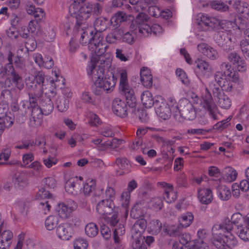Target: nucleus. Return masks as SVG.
<instances>
[{
  "label": "nucleus",
  "mask_w": 249,
  "mask_h": 249,
  "mask_svg": "<svg viewBox=\"0 0 249 249\" xmlns=\"http://www.w3.org/2000/svg\"><path fill=\"white\" fill-rule=\"evenodd\" d=\"M110 65L109 59L102 55L95 57L88 64L87 72L93 82L92 91L94 94L101 95L104 92L109 93L114 88L116 80L112 72L105 74V68Z\"/></svg>",
  "instance_id": "1"
},
{
  "label": "nucleus",
  "mask_w": 249,
  "mask_h": 249,
  "mask_svg": "<svg viewBox=\"0 0 249 249\" xmlns=\"http://www.w3.org/2000/svg\"><path fill=\"white\" fill-rule=\"evenodd\" d=\"M242 220L241 215L233 214L231 217L232 221L225 220L222 223L213 226L212 243L217 249H230L237 245V240L230 231L233 229L234 225L238 227Z\"/></svg>",
  "instance_id": "2"
},
{
  "label": "nucleus",
  "mask_w": 249,
  "mask_h": 249,
  "mask_svg": "<svg viewBox=\"0 0 249 249\" xmlns=\"http://www.w3.org/2000/svg\"><path fill=\"white\" fill-rule=\"evenodd\" d=\"M119 75V90L122 95L125 96L130 107L135 108L137 102L133 89L129 85L127 73L125 70L118 71Z\"/></svg>",
  "instance_id": "3"
},
{
  "label": "nucleus",
  "mask_w": 249,
  "mask_h": 249,
  "mask_svg": "<svg viewBox=\"0 0 249 249\" xmlns=\"http://www.w3.org/2000/svg\"><path fill=\"white\" fill-rule=\"evenodd\" d=\"M102 11V7L98 2L91 3L86 2L81 6L77 10L76 16V24L81 26L83 24V20H86L92 15L97 16L101 14Z\"/></svg>",
  "instance_id": "4"
},
{
  "label": "nucleus",
  "mask_w": 249,
  "mask_h": 249,
  "mask_svg": "<svg viewBox=\"0 0 249 249\" xmlns=\"http://www.w3.org/2000/svg\"><path fill=\"white\" fill-rule=\"evenodd\" d=\"M45 76L41 72L36 73L35 77L29 76L26 78L25 83L29 90V96L40 97L43 92Z\"/></svg>",
  "instance_id": "5"
},
{
  "label": "nucleus",
  "mask_w": 249,
  "mask_h": 249,
  "mask_svg": "<svg viewBox=\"0 0 249 249\" xmlns=\"http://www.w3.org/2000/svg\"><path fill=\"white\" fill-rule=\"evenodd\" d=\"M183 118L193 120L196 116V110L192 103L186 98H182L179 101L178 106H176Z\"/></svg>",
  "instance_id": "6"
},
{
  "label": "nucleus",
  "mask_w": 249,
  "mask_h": 249,
  "mask_svg": "<svg viewBox=\"0 0 249 249\" xmlns=\"http://www.w3.org/2000/svg\"><path fill=\"white\" fill-rule=\"evenodd\" d=\"M107 46L103 43V37L100 33H94L89 42V48L92 57L100 56L106 51Z\"/></svg>",
  "instance_id": "7"
},
{
  "label": "nucleus",
  "mask_w": 249,
  "mask_h": 249,
  "mask_svg": "<svg viewBox=\"0 0 249 249\" xmlns=\"http://www.w3.org/2000/svg\"><path fill=\"white\" fill-rule=\"evenodd\" d=\"M205 91V95L203 98L201 104L202 107L212 119L218 120V108L213 102L211 94L207 88L206 89Z\"/></svg>",
  "instance_id": "8"
},
{
  "label": "nucleus",
  "mask_w": 249,
  "mask_h": 249,
  "mask_svg": "<svg viewBox=\"0 0 249 249\" xmlns=\"http://www.w3.org/2000/svg\"><path fill=\"white\" fill-rule=\"evenodd\" d=\"M26 10L29 15H33L36 21L32 20L28 24V32L34 33L36 29L37 21L41 20L45 16V13L42 9L36 8L33 4H27Z\"/></svg>",
  "instance_id": "9"
},
{
  "label": "nucleus",
  "mask_w": 249,
  "mask_h": 249,
  "mask_svg": "<svg viewBox=\"0 0 249 249\" xmlns=\"http://www.w3.org/2000/svg\"><path fill=\"white\" fill-rule=\"evenodd\" d=\"M154 107L157 114L163 120L169 118L172 109L170 107V104H167L161 96L156 97Z\"/></svg>",
  "instance_id": "10"
},
{
  "label": "nucleus",
  "mask_w": 249,
  "mask_h": 249,
  "mask_svg": "<svg viewBox=\"0 0 249 249\" xmlns=\"http://www.w3.org/2000/svg\"><path fill=\"white\" fill-rule=\"evenodd\" d=\"M129 108L127 101L126 102L119 98H115L112 102V109L113 112L121 118H125L128 115Z\"/></svg>",
  "instance_id": "11"
},
{
  "label": "nucleus",
  "mask_w": 249,
  "mask_h": 249,
  "mask_svg": "<svg viewBox=\"0 0 249 249\" xmlns=\"http://www.w3.org/2000/svg\"><path fill=\"white\" fill-rule=\"evenodd\" d=\"M213 96L216 101L218 106L222 108L228 109L231 105L230 98L218 87H214L213 89Z\"/></svg>",
  "instance_id": "12"
},
{
  "label": "nucleus",
  "mask_w": 249,
  "mask_h": 249,
  "mask_svg": "<svg viewBox=\"0 0 249 249\" xmlns=\"http://www.w3.org/2000/svg\"><path fill=\"white\" fill-rule=\"evenodd\" d=\"M228 59L236 67L239 71L244 72L247 70V66L245 61L237 53H230Z\"/></svg>",
  "instance_id": "13"
},
{
  "label": "nucleus",
  "mask_w": 249,
  "mask_h": 249,
  "mask_svg": "<svg viewBox=\"0 0 249 249\" xmlns=\"http://www.w3.org/2000/svg\"><path fill=\"white\" fill-rule=\"evenodd\" d=\"M113 208V201L110 199H105L97 203L96 211L101 215L110 214L112 213Z\"/></svg>",
  "instance_id": "14"
},
{
  "label": "nucleus",
  "mask_w": 249,
  "mask_h": 249,
  "mask_svg": "<svg viewBox=\"0 0 249 249\" xmlns=\"http://www.w3.org/2000/svg\"><path fill=\"white\" fill-rule=\"evenodd\" d=\"M158 184L164 188V192L163 195L164 200L168 203L175 201L177 197V194L173 190V185L165 182H158Z\"/></svg>",
  "instance_id": "15"
},
{
  "label": "nucleus",
  "mask_w": 249,
  "mask_h": 249,
  "mask_svg": "<svg viewBox=\"0 0 249 249\" xmlns=\"http://www.w3.org/2000/svg\"><path fill=\"white\" fill-rule=\"evenodd\" d=\"M217 24L220 26L221 29L227 32H231L232 30L238 29L243 31L244 29V23L238 25L236 23V20L235 19L233 21L223 19H218Z\"/></svg>",
  "instance_id": "16"
},
{
  "label": "nucleus",
  "mask_w": 249,
  "mask_h": 249,
  "mask_svg": "<svg viewBox=\"0 0 249 249\" xmlns=\"http://www.w3.org/2000/svg\"><path fill=\"white\" fill-rule=\"evenodd\" d=\"M197 197L202 204L206 205L211 203L213 199L211 190L204 187H199L198 189Z\"/></svg>",
  "instance_id": "17"
},
{
  "label": "nucleus",
  "mask_w": 249,
  "mask_h": 249,
  "mask_svg": "<svg viewBox=\"0 0 249 249\" xmlns=\"http://www.w3.org/2000/svg\"><path fill=\"white\" fill-rule=\"evenodd\" d=\"M115 163L120 171H117L119 176L128 174L131 171V164L128 160L124 157H119L116 159Z\"/></svg>",
  "instance_id": "18"
},
{
  "label": "nucleus",
  "mask_w": 249,
  "mask_h": 249,
  "mask_svg": "<svg viewBox=\"0 0 249 249\" xmlns=\"http://www.w3.org/2000/svg\"><path fill=\"white\" fill-rule=\"evenodd\" d=\"M14 184L19 189H22L28 184L27 171H21L16 173L12 178Z\"/></svg>",
  "instance_id": "19"
},
{
  "label": "nucleus",
  "mask_w": 249,
  "mask_h": 249,
  "mask_svg": "<svg viewBox=\"0 0 249 249\" xmlns=\"http://www.w3.org/2000/svg\"><path fill=\"white\" fill-rule=\"evenodd\" d=\"M13 236V233L11 231L6 230L1 232V228H0V249H7L11 245V240Z\"/></svg>",
  "instance_id": "20"
},
{
  "label": "nucleus",
  "mask_w": 249,
  "mask_h": 249,
  "mask_svg": "<svg viewBox=\"0 0 249 249\" xmlns=\"http://www.w3.org/2000/svg\"><path fill=\"white\" fill-rule=\"evenodd\" d=\"M141 80L142 84L146 88L152 87L153 84L152 75L150 70L143 67L140 72Z\"/></svg>",
  "instance_id": "21"
},
{
  "label": "nucleus",
  "mask_w": 249,
  "mask_h": 249,
  "mask_svg": "<svg viewBox=\"0 0 249 249\" xmlns=\"http://www.w3.org/2000/svg\"><path fill=\"white\" fill-rule=\"evenodd\" d=\"M74 209V207L72 206H70L69 204L67 205L64 203H60L57 205L55 210L60 217L66 219L70 216Z\"/></svg>",
  "instance_id": "22"
},
{
  "label": "nucleus",
  "mask_w": 249,
  "mask_h": 249,
  "mask_svg": "<svg viewBox=\"0 0 249 249\" xmlns=\"http://www.w3.org/2000/svg\"><path fill=\"white\" fill-rule=\"evenodd\" d=\"M196 68L195 70L197 75L204 76L211 71V66L209 63L202 59H197L196 61Z\"/></svg>",
  "instance_id": "23"
},
{
  "label": "nucleus",
  "mask_w": 249,
  "mask_h": 249,
  "mask_svg": "<svg viewBox=\"0 0 249 249\" xmlns=\"http://www.w3.org/2000/svg\"><path fill=\"white\" fill-rule=\"evenodd\" d=\"M56 234L58 237L63 240H68L71 237L70 227L66 224H61L56 228Z\"/></svg>",
  "instance_id": "24"
},
{
  "label": "nucleus",
  "mask_w": 249,
  "mask_h": 249,
  "mask_svg": "<svg viewBox=\"0 0 249 249\" xmlns=\"http://www.w3.org/2000/svg\"><path fill=\"white\" fill-rule=\"evenodd\" d=\"M141 101L143 106L146 108L155 107L156 99L154 100L152 93L148 90L142 92L141 95Z\"/></svg>",
  "instance_id": "25"
},
{
  "label": "nucleus",
  "mask_w": 249,
  "mask_h": 249,
  "mask_svg": "<svg viewBox=\"0 0 249 249\" xmlns=\"http://www.w3.org/2000/svg\"><path fill=\"white\" fill-rule=\"evenodd\" d=\"M77 28L78 29V34H80V42L82 45H85L88 43V44L89 45V42H90L91 38L89 37V36L88 35L89 34H90L91 36H92L93 34V31L92 30L91 28H87L84 30L83 28H81V30H80V27L77 25Z\"/></svg>",
  "instance_id": "26"
},
{
  "label": "nucleus",
  "mask_w": 249,
  "mask_h": 249,
  "mask_svg": "<svg viewBox=\"0 0 249 249\" xmlns=\"http://www.w3.org/2000/svg\"><path fill=\"white\" fill-rule=\"evenodd\" d=\"M194 218V215L191 212L182 214L178 218L179 226L184 228L189 227L193 222Z\"/></svg>",
  "instance_id": "27"
},
{
  "label": "nucleus",
  "mask_w": 249,
  "mask_h": 249,
  "mask_svg": "<svg viewBox=\"0 0 249 249\" xmlns=\"http://www.w3.org/2000/svg\"><path fill=\"white\" fill-rule=\"evenodd\" d=\"M218 19L214 17H210L206 14H202L200 17L199 24L206 27H213L216 24Z\"/></svg>",
  "instance_id": "28"
},
{
  "label": "nucleus",
  "mask_w": 249,
  "mask_h": 249,
  "mask_svg": "<svg viewBox=\"0 0 249 249\" xmlns=\"http://www.w3.org/2000/svg\"><path fill=\"white\" fill-rule=\"evenodd\" d=\"M13 55L11 52H10L8 56V63L6 64L4 68H3L2 66H0L1 70L0 71V74L3 73V75H12L14 73L16 72L12 65V58Z\"/></svg>",
  "instance_id": "29"
},
{
  "label": "nucleus",
  "mask_w": 249,
  "mask_h": 249,
  "mask_svg": "<svg viewBox=\"0 0 249 249\" xmlns=\"http://www.w3.org/2000/svg\"><path fill=\"white\" fill-rule=\"evenodd\" d=\"M107 19L103 17L97 18L94 23L95 33H100L101 36V33L106 30L107 27Z\"/></svg>",
  "instance_id": "30"
},
{
  "label": "nucleus",
  "mask_w": 249,
  "mask_h": 249,
  "mask_svg": "<svg viewBox=\"0 0 249 249\" xmlns=\"http://www.w3.org/2000/svg\"><path fill=\"white\" fill-rule=\"evenodd\" d=\"M78 178L77 177L71 178L69 179L65 184V188L67 192L70 194H75L77 192V190L79 189V187H77Z\"/></svg>",
  "instance_id": "31"
},
{
  "label": "nucleus",
  "mask_w": 249,
  "mask_h": 249,
  "mask_svg": "<svg viewBox=\"0 0 249 249\" xmlns=\"http://www.w3.org/2000/svg\"><path fill=\"white\" fill-rule=\"evenodd\" d=\"M163 232L170 236H179L181 233L180 226L175 225H163Z\"/></svg>",
  "instance_id": "32"
},
{
  "label": "nucleus",
  "mask_w": 249,
  "mask_h": 249,
  "mask_svg": "<svg viewBox=\"0 0 249 249\" xmlns=\"http://www.w3.org/2000/svg\"><path fill=\"white\" fill-rule=\"evenodd\" d=\"M56 105L60 112H65L69 107V99L64 96L58 97L56 101Z\"/></svg>",
  "instance_id": "33"
},
{
  "label": "nucleus",
  "mask_w": 249,
  "mask_h": 249,
  "mask_svg": "<svg viewBox=\"0 0 249 249\" xmlns=\"http://www.w3.org/2000/svg\"><path fill=\"white\" fill-rule=\"evenodd\" d=\"M41 108L43 115H49L53 109V106L51 100L49 98L43 100L41 103Z\"/></svg>",
  "instance_id": "34"
},
{
  "label": "nucleus",
  "mask_w": 249,
  "mask_h": 249,
  "mask_svg": "<svg viewBox=\"0 0 249 249\" xmlns=\"http://www.w3.org/2000/svg\"><path fill=\"white\" fill-rule=\"evenodd\" d=\"M121 36L122 31L119 29H116L108 34L106 37V39L108 43H116L118 40L121 38Z\"/></svg>",
  "instance_id": "35"
},
{
  "label": "nucleus",
  "mask_w": 249,
  "mask_h": 249,
  "mask_svg": "<svg viewBox=\"0 0 249 249\" xmlns=\"http://www.w3.org/2000/svg\"><path fill=\"white\" fill-rule=\"evenodd\" d=\"M95 180L88 178L83 184V193L86 196H89L95 189Z\"/></svg>",
  "instance_id": "36"
},
{
  "label": "nucleus",
  "mask_w": 249,
  "mask_h": 249,
  "mask_svg": "<svg viewBox=\"0 0 249 249\" xmlns=\"http://www.w3.org/2000/svg\"><path fill=\"white\" fill-rule=\"evenodd\" d=\"M59 218L57 216L51 215L47 217L45 221L46 228L49 231L53 230L58 224Z\"/></svg>",
  "instance_id": "37"
},
{
  "label": "nucleus",
  "mask_w": 249,
  "mask_h": 249,
  "mask_svg": "<svg viewBox=\"0 0 249 249\" xmlns=\"http://www.w3.org/2000/svg\"><path fill=\"white\" fill-rule=\"evenodd\" d=\"M127 18V16L125 12L124 11H119L112 17L110 21L112 24L117 26L120 23L125 21Z\"/></svg>",
  "instance_id": "38"
},
{
  "label": "nucleus",
  "mask_w": 249,
  "mask_h": 249,
  "mask_svg": "<svg viewBox=\"0 0 249 249\" xmlns=\"http://www.w3.org/2000/svg\"><path fill=\"white\" fill-rule=\"evenodd\" d=\"M220 71L223 74L230 78H233L234 73L232 72L233 69L231 68V65L227 62H222L219 66Z\"/></svg>",
  "instance_id": "39"
},
{
  "label": "nucleus",
  "mask_w": 249,
  "mask_h": 249,
  "mask_svg": "<svg viewBox=\"0 0 249 249\" xmlns=\"http://www.w3.org/2000/svg\"><path fill=\"white\" fill-rule=\"evenodd\" d=\"M86 234L90 237H94L98 233V228L94 223L88 224L85 228Z\"/></svg>",
  "instance_id": "40"
},
{
  "label": "nucleus",
  "mask_w": 249,
  "mask_h": 249,
  "mask_svg": "<svg viewBox=\"0 0 249 249\" xmlns=\"http://www.w3.org/2000/svg\"><path fill=\"white\" fill-rule=\"evenodd\" d=\"M218 195L222 200H228L231 197L230 188L225 186H220L218 189Z\"/></svg>",
  "instance_id": "41"
},
{
  "label": "nucleus",
  "mask_w": 249,
  "mask_h": 249,
  "mask_svg": "<svg viewBox=\"0 0 249 249\" xmlns=\"http://www.w3.org/2000/svg\"><path fill=\"white\" fill-rule=\"evenodd\" d=\"M162 228V223L158 219H153L149 225L150 232L153 234H158L161 231Z\"/></svg>",
  "instance_id": "42"
},
{
  "label": "nucleus",
  "mask_w": 249,
  "mask_h": 249,
  "mask_svg": "<svg viewBox=\"0 0 249 249\" xmlns=\"http://www.w3.org/2000/svg\"><path fill=\"white\" fill-rule=\"evenodd\" d=\"M35 142L33 140L22 141L21 143H19L15 147L16 149L30 150L32 151L34 149Z\"/></svg>",
  "instance_id": "43"
},
{
  "label": "nucleus",
  "mask_w": 249,
  "mask_h": 249,
  "mask_svg": "<svg viewBox=\"0 0 249 249\" xmlns=\"http://www.w3.org/2000/svg\"><path fill=\"white\" fill-rule=\"evenodd\" d=\"M11 76L12 81L15 87L19 90L22 89L24 85L22 77L17 72L14 73Z\"/></svg>",
  "instance_id": "44"
},
{
  "label": "nucleus",
  "mask_w": 249,
  "mask_h": 249,
  "mask_svg": "<svg viewBox=\"0 0 249 249\" xmlns=\"http://www.w3.org/2000/svg\"><path fill=\"white\" fill-rule=\"evenodd\" d=\"M176 73L182 84L186 86H188L190 84V81L183 70L181 69H177Z\"/></svg>",
  "instance_id": "45"
},
{
  "label": "nucleus",
  "mask_w": 249,
  "mask_h": 249,
  "mask_svg": "<svg viewBox=\"0 0 249 249\" xmlns=\"http://www.w3.org/2000/svg\"><path fill=\"white\" fill-rule=\"evenodd\" d=\"M231 78L227 77L226 79L222 81V83L220 84L219 86L221 87V89L223 90L229 92L232 90L233 89V81L231 79Z\"/></svg>",
  "instance_id": "46"
},
{
  "label": "nucleus",
  "mask_w": 249,
  "mask_h": 249,
  "mask_svg": "<svg viewBox=\"0 0 249 249\" xmlns=\"http://www.w3.org/2000/svg\"><path fill=\"white\" fill-rule=\"evenodd\" d=\"M122 41L129 44H132L135 41V34L133 31L124 33L122 37Z\"/></svg>",
  "instance_id": "47"
},
{
  "label": "nucleus",
  "mask_w": 249,
  "mask_h": 249,
  "mask_svg": "<svg viewBox=\"0 0 249 249\" xmlns=\"http://www.w3.org/2000/svg\"><path fill=\"white\" fill-rule=\"evenodd\" d=\"M31 108V117L33 120L36 122V119H41L43 114L41 107L39 106H32Z\"/></svg>",
  "instance_id": "48"
},
{
  "label": "nucleus",
  "mask_w": 249,
  "mask_h": 249,
  "mask_svg": "<svg viewBox=\"0 0 249 249\" xmlns=\"http://www.w3.org/2000/svg\"><path fill=\"white\" fill-rule=\"evenodd\" d=\"M237 173L235 170L231 167L227 168L225 174V179L228 182H232L235 180L237 178Z\"/></svg>",
  "instance_id": "49"
},
{
  "label": "nucleus",
  "mask_w": 249,
  "mask_h": 249,
  "mask_svg": "<svg viewBox=\"0 0 249 249\" xmlns=\"http://www.w3.org/2000/svg\"><path fill=\"white\" fill-rule=\"evenodd\" d=\"M211 6L213 9L220 11H225L229 8L228 6L224 2L217 0L212 1Z\"/></svg>",
  "instance_id": "50"
},
{
  "label": "nucleus",
  "mask_w": 249,
  "mask_h": 249,
  "mask_svg": "<svg viewBox=\"0 0 249 249\" xmlns=\"http://www.w3.org/2000/svg\"><path fill=\"white\" fill-rule=\"evenodd\" d=\"M150 203L151 208L155 211L161 210L163 206L162 200L160 197H159L152 198Z\"/></svg>",
  "instance_id": "51"
},
{
  "label": "nucleus",
  "mask_w": 249,
  "mask_h": 249,
  "mask_svg": "<svg viewBox=\"0 0 249 249\" xmlns=\"http://www.w3.org/2000/svg\"><path fill=\"white\" fill-rule=\"evenodd\" d=\"M87 118L89 119V123L90 125L94 126L100 124V120L98 116L93 113L89 111L87 114Z\"/></svg>",
  "instance_id": "52"
},
{
  "label": "nucleus",
  "mask_w": 249,
  "mask_h": 249,
  "mask_svg": "<svg viewBox=\"0 0 249 249\" xmlns=\"http://www.w3.org/2000/svg\"><path fill=\"white\" fill-rule=\"evenodd\" d=\"M237 13L242 15L243 17L244 15L247 14L249 12V5L246 2L240 3L239 5H237L234 8Z\"/></svg>",
  "instance_id": "53"
},
{
  "label": "nucleus",
  "mask_w": 249,
  "mask_h": 249,
  "mask_svg": "<svg viewBox=\"0 0 249 249\" xmlns=\"http://www.w3.org/2000/svg\"><path fill=\"white\" fill-rule=\"evenodd\" d=\"M230 120L231 119L228 118L226 120L218 122L213 125V129H217L219 131L223 130L230 125V123H229Z\"/></svg>",
  "instance_id": "54"
},
{
  "label": "nucleus",
  "mask_w": 249,
  "mask_h": 249,
  "mask_svg": "<svg viewBox=\"0 0 249 249\" xmlns=\"http://www.w3.org/2000/svg\"><path fill=\"white\" fill-rule=\"evenodd\" d=\"M240 47L245 58L249 60V43L246 39L240 41Z\"/></svg>",
  "instance_id": "55"
},
{
  "label": "nucleus",
  "mask_w": 249,
  "mask_h": 249,
  "mask_svg": "<svg viewBox=\"0 0 249 249\" xmlns=\"http://www.w3.org/2000/svg\"><path fill=\"white\" fill-rule=\"evenodd\" d=\"M38 208L42 211V213L45 214H47L50 212L51 208L50 201L42 199L38 204Z\"/></svg>",
  "instance_id": "56"
},
{
  "label": "nucleus",
  "mask_w": 249,
  "mask_h": 249,
  "mask_svg": "<svg viewBox=\"0 0 249 249\" xmlns=\"http://www.w3.org/2000/svg\"><path fill=\"white\" fill-rule=\"evenodd\" d=\"M138 29L139 33L144 36H148L149 34H151V26L146 23L138 26Z\"/></svg>",
  "instance_id": "57"
},
{
  "label": "nucleus",
  "mask_w": 249,
  "mask_h": 249,
  "mask_svg": "<svg viewBox=\"0 0 249 249\" xmlns=\"http://www.w3.org/2000/svg\"><path fill=\"white\" fill-rule=\"evenodd\" d=\"M88 246V242L83 238L76 239L74 244V249H86Z\"/></svg>",
  "instance_id": "58"
},
{
  "label": "nucleus",
  "mask_w": 249,
  "mask_h": 249,
  "mask_svg": "<svg viewBox=\"0 0 249 249\" xmlns=\"http://www.w3.org/2000/svg\"><path fill=\"white\" fill-rule=\"evenodd\" d=\"M239 237L243 240L247 241L249 240V228L245 227H242L238 231Z\"/></svg>",
  "instance_id": "59"
},
{
  "label": "nucleus",
  "mask_w": 249,
  "mask_h": 249,
  "mask_svg": "<svg viewBox=\"0 0 249 249\" xmlns=\"http://www.w3.org/2000/svg\"><path fill=\"white\" fill-rule=\"evenodd\" d=\"M85 1V0H72V3L70 4L69 7L70 12L73 14L76 13V12L80 4L82 3Z\"/></svg>",
  "instance_id": "60"
},
{
  "label": "nucleus",
  "mask_w": 249,
  "mask_h": 249,
  "mask_svg": "<svg viewBox=\"0 0 249 249\" xmlns=\"http://www.w3.org/2000/svg\"><path fill=\"white\" fill-rule=\"evenodd\" d=\"M14 119L10 116L5 115L0 118V123L6 128L10 127L13 124Z\"/></svg>",
  "instance_id": "61"
},
{
  "label": "nucleus",
  "mask_w": 249,
  "mask_h": 249,
  "mask_svg": "<svg viewBox=\"0 0 249 249\" xmlns=\"http://www.w3.org/2000/svg\"><path fill=\"white\" fill-rule=\"evenodd\" d=\"M204 56L210 59L214 60L218 57V53L215 49L210 46L209 50Z\"/></svg>",
  "instance_id": "62"
},
{
  "label": "nucleus",
  "mask_w": 249,
  "mask_h": 249,
  "mask_svg": "<svg viewBox=\"0 0 249 249\" xmlns=\"http://www.w3.org/2000/svg\"><path fill=\"white\" fill-rule=\"evenodd\" d=\"M42 183L44 186L47 188H53L55 186L56 181L53 177H47L45 178Z\"/></svg>",
  "instance_id": "63"
},
{
  "label": "nucleus",
  "mask_w": 249,
  "mask_h": 249,
  "mask_svg": "<svg viewBox=\"0 0 249 249\" xmlns=\"http://www.w3.org/2000/svg\"><path fill=\"white\" fill-rule=\"evenodd\" d=\"M99 133L101 135L105 137H113L114 136L113 130L109 126L101 128L100 130Z\"/></svg>",
  "instance_id": "64"
}]
</instances>
